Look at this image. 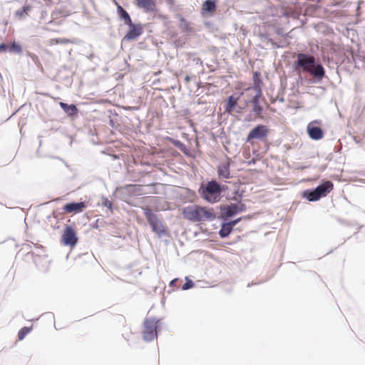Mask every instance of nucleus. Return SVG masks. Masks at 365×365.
I'll return each mask as SVG.
<instances>
[{"label":"nucleus","mask_w":365,"mask_h":365,"mask_svg":"<svg viewBox=\"0 0 365 365\" xmlns=\"http://www.w3.org/2000/svg\"><path fill=\"white\" fill-rule=\"evenodd\" d=\"M185 218L192 222L212 221L215 219L216 215L212 208L191 205L183 210Z\"/></svg>","instance_id":"1"},{"label":"nucleus","mask_w":365,"mask_h":365,"mask_svg":"<svg viewBox=\"0 0 365 365\" xmlns=\"http://www.w3.org/2000/svg\"><path fill=\"white\" fill-rule=\"evenodd\" d=\"M296 66L302 68L304 71L308 72L319 79H322L325 74L323 66L320 64L315 65L314 56L307 54L299 53L297 55Z\"/></svg>","instance_id":"2"},{"label":"nucleus","mask_w":365,"mask_h":365,"mask_svg":"<svg viewBox=\"0 0 365 365\" xmlns=\"http://www.w3.org/2000/svg\"><path fill=\"white\" fill-rule=\"evenodd\" d=\"M201 195L206 201L215 203L220 200L221 188L216 181L208 182L205 187L201 188Z\"/></svg>","instance_id":"3"},{"label":"nucleus","mask_w":365,"mask_h":365,"mask_svg":"<svg viewBox=\"0 0 365 365\" xmlns=\"http://www.w3.org/2000/svg\"><path fill=\"white\" fill-rule=\"evenodd\" d=\"M334 188V184L329 181H325L317 186L314 190L306 191L304 196L309 201H317L321 197L327 196Z\"/></svg>","instance_id":"4"},{"label":"nucleus","mask_w":365,"mask_h":365,"mask_svg":"<svg viewBox=\"0 0 365 365\" xmlns=\"http://www.w3.org/2000/svg\"><path fill=\"white\" fill-rule=\"evenodd\" d=\"M159 322V320L154 318H147L145 319L142 331L143 338L145 341H150L157 338L160 327Z\"/></svg>","instance_id":"5"},{"label":"nucleus","mask_w":365,"mask_h":365,"mask_svg":"<svg viewBox=\"0 0 365 365\" xmlns=\"http://www.w3.org/2000/svg\"><path fill=\"white\" fill-rule=\"evenodd\" d=\"M144 215L153 232H155L159 236L166 233V230L163 223L150 208L144 209Z\"/></svg>","instance_id":"6"},{"label":"nucleus","mask_w":365,"mask_h":365,"mask_svg":"<svg viewBox=\"0 0 365 365\" xmlns=\"http://www.w3.org/2000/svg\"><path fill=\"white\" fill-rule=\"evenodd\" d=\"M269 133V129L267 125H257L250 131L247 136L246 142L252 144V140L255 139L264 141L267 139Z\"/></svg>","instance_id":"7"},{"label":"nucleus","mask_w":365,"mask_h":365,"mask_svg":"<svg viewBox=\"0 0 365 365\" xmlns=\"http://www.w3.org/2000/svg\"><path fill=\"white\" fill-rule=\"evenodd\" d=\"M61 240L65 245L74 247L76 245L78 242V237L73 227L71 226H67L65 228L62 235Z\"/></svg>","instance_id":"8"},{"label":"nucleus","mask_w":365,"mask_h":365,"mask_svg":"<svg viewBox=\"0 0 365 365\" xmlns=\"http://www.w3.org/2000/svg\"><path fill=\"white\" fill-rule=\"evenodd\" d=\"M129 26V30L123 37V41H132L139 37L143 32V26L140 24H127Z\"/></svg>","instance_id":"9"},{"label":"nucleus","mask_w":365,"mask_h":365,"mask_svg":"<svg viewBox=\"0 0 365 365\" xmlns=\"http://www.w3.org/2000/svg\"><path fill=\"white\" fill-rule=\"evenodd\" d=\"M320 121L313 120L309 123L307 125V133L309 136L315 140H320L324 136V132L322 129L318 126H315V124H319Z\"/></svg>","instance_id":"10"},{"label":"nucleus","mask_w":365,"mask_h":365,"mask_svg":"<svg viewBox=\"0 0 365 365\" xmlns=\"http://www.w3.org/2000/svg\"><path fill=\"white\" fill-rule=\"evenodd\" d=\"M86 205L85 202H71L66 204L63 210L68 213H78L81 212L83 211V210L86 208Z\"/></svg>","instance_id":"11"},{"label":"nucleus","mask_w":365,"mask_h":365,"mask_svg":"<svg viewBox=\"0 0 365 365\" xmlns=\"http://www.w3.org/2000/svg\"><path fill=\"white\" fill-rule=\"evenodd\" d=\"M136 6L146 12L155 11L156 4L154 0H135Z\"/></svg>","instance_id":"12"},{"label":"nucleus","mask_w":365,"mask_h":365,"mask_svg":"<svg viewBox=\"0 0 365 365\" xmlns=\"http://www.w3.org/2000/svg\"><path fill=\"white\" fill-rule=\"evenodd\" d=\"M230 160H227L225 163H221L217 168V174L220 178L222 179H228L230 177Z\"/></svg>","instance_id":"13"},{"label":"nucleus","mask_w":365,"mask_h":365,"mask_svg":"<svg viewBox=\"0 0 365 365\" xmlns=\"http://www.w3.org/2000/svg\"><path fill=\"white\" fill-rule=\"evenodd\" d=\"M224 214L227 217H232L235 214L242 212L245 210V206L243 205H231L225 207L224 208Z\"/></svg>","instance_id":"14"},{"label":"nucleus","mask_w":365,"mask_h":365,"mask_svg":"<svg viewBox=\"0 0 365 365\" xmlns=\"http://www.w3.org/2000/svg\"><path fill=\"white\" fill-rule=\"evenodd\" d=\"M61 108L68 115V116L72 117L77 115L78 110L74 104L68 105L63 102L59 103Z\"/></svg>","instance_id":"15"},{"label":"nucleus","mask_w":365,"mask_h":365,"mask_svg":"<svg viewBox=\"0 0 365 365\" xmlns=\"http://www.w3.org/2000/svg\"><path fill=\"white\" fill-rule=\"evenodd\" d=\"M238 100L239 98H235L234 96H230L226 103L225 110L229 113H232L234 111L235 107L237 104Z\"/></svg>","instance_id":"16"},{"label":"nucleus","mask_w":365,"mask_h":365,"mask_svg":"<svg viewBox=\"0 0 365 365\" xmlns=\"http://www.w3.org/2000/svg\"><path fill=\"white\" fill-rule=\"evenodd\" d=\"M202 10L205 12H214L216 10V4L214 1L207 0L202 6Z\"/></svg>","instance_id":"17"},{"label":"nucleus","mask_w":365,"mask_h":365,"mask_svg":"<svg viewBox=\"0 0 365 365\" xmlns=\"http://www.w3.org/2000/svg\"><path fill=\"white\" fill-rule=\"evenodd\" d=\"M233 227L229 223H224L219 232L220 236L222 238L227 237L232 232Z\"/></svg>","instance_id":"18"},{"label":"nucleus","mask_w":365,"mask_h":365,"mask_svg":"<svg viewBox=\"0 0 365 365\" xmlns=\"http://www.w3.org/2000/svg\"><path fill=\"white\" fill-rule=\"evenodd\" d=\"M255 91L256 93L252 98L253 105L254 106L259 105V98L261 96V94H262L261 89L259 88V87L258 86H255L252 88H248L247 89V91Z\"/></svg>","instance_id":"19"},{"label":"nucleus","mask_w":365,"mask_h":365,"mask_svg":"<svg viewBox=\"0 0 365 365\" xmlns=\"http://www.w3.org/2000/svg\"><path fill=\"white\" fill-rule=\"evenodd\" d=\"M72 41L66 38H51L49 41V45L53 46L56 44H68L71 43Z\"/></svg>","instance_id":"20"},{"label":"nucleus","mask_w":365,"mask_h":365,"mask_svg":"<svg viewBox=\"0 0 365 365\" xmlns=\"http://www.w3.org/2000/svg\"><path fill=\"white\" fill-rule=\"evenodd\" d=\"M32 327H24L21 328L18 332V339L19 341L23 340L25 336L31 331Z\"/></svg>","instance_id":"21"},{"label":"nucleus","mask_w":365,"mask_h":365,"mask_svg":"<svg viewBox=\"0 0 365 365\" xmlns=\"http://www.w3.org/2000/svg\"><path fill=\"white\" fill-rule=\"evenodd\" d=\"M9 51L19 53L22 51V48L20 45L16 42H13L10 46H9Z\"/></svg>","instance_id":"22"},{"label":"nucleus","mask_w":365,"mask_h":365,"mask_svg":"<svg viewBox=\"0 0 365 365\" xmlns=\"http://www.w3.org/2000/svg\"><path fill=\"white\" fill-rule=\"evenodd\" d=\"M31 10L30 6H24L21 9L16 11V15L19 17H23L27 14L28 11Z\"/></svg>","instance_id":"23"},{"label":"nucleus","mask_w":365,"mask_h":365,"mask_svg":"<svg viewBox=\"0 0 365 365\" xmlns=\"http://www.w3.org/2000/svg\"><path fill=\"white\" fill-rule=\"evenodd\" d=\"M121 18L124 20L125 24H131L132 20L128 14V12L125 10L123 12L120 14Z\"/></svg>","instance_id":"24"},{"label":"nucleus","mask_w":365,"mask_h":365,"mask_svg":"<svg viewBox=\"0 0 365 365\" xmlns=\"http://www.w3.org/2000/svg\"><path fill=\"white\" fill-rule=\"evenodd\" d=\"M253 111L256 113V115L258 116V117H261V113L262 111V107L259 104V105H255L253 106Z\"/></svg>","instance_id":"25"},{"label":"nucleus","mask_w":365,"mask_h":365,"mask_svg":"<svg viewBox=\"0 0 365 365\" xmlns=\"http://www.w3.org/2000/svg\"><path fill=\"white\" fill-rule=\"evenodd\" d=\"M193 286H194L193 282L190 279H187L186 282L183 284L182 289L183 290H187L188 289L193 287Z\"/></svg>","instance_id":"26"},{"label":"nucleus","mask_w":365,"mask_h":365,"mask_svg":"<svg viewBox=\"0 0 365 365\" xmlns=\"http://www.w3.org/2000/svg\"><path fill=\"white\" fill-rule=\"evenodd\" d=\"M6 51H9V45L5 43L0 44V53L6 52Z\"/></svg>","instance_id":"27"},{"label":"nucleus","mask_w":365,"mask_h":365,"mask_svg":"<svg viewBox=\"0 0 365 365\" xmlns=\"http://www.w3.org/2000/svg\"><path fill=\"white\" fill-rule=\"evenodd\" d=\"M241 218H238L235 220H233V221H231V222H229V223L232 226L234 227L235 225H237L240 221Z\"/></svg>","instance_id":"28"},{"label":"nucleus","mask_w":365,"mask_h":365,"mask_svg":"<svg viewBox=\"0 0 365 365\" xmlns=\"http://www.w3.org/2000/svg\"><path fill=\"white\" fill-rule=\"evenodd\" d=\"M178 282V279H173L170 282V287H175L176 286V283Z\"/></svg>","instance_id":"29"},{"label":"nucleus","mask_w":365,"mask_h":365,"mask_svg":"<svg viewBox=\"0 0 365 365\" xmlns=\"http://www.w3.org/2000/svg\"><path fill=\"white\" fill-rule=\"evenodd\" d=\"M118 10L120 14H121L123 12V11H125V9H123L122 6H118Z\"/></svg>","instance_id":"30"},{"label":"nucleus","mask_w":365,"mask_h":365,"mask_svg":"<svg viewBox=\"0 0 365 365\" xmlns=\"http://www.w3.org/2000/svg\"><path fill=\"white\" fill-rule=\"evenodd\" d=\"M118 10L120 14H121L123 12V11H125V9H123L122 6H118Z\"/></svg>","instance_id":"31"},{"label":"nucleus","mask_w":365,"mask_h":365,"mask_svg":"<svg viewBox=\"0 0 365 365\" xmlns=\"http://www.w3.org/2000/svg\"><path fill=\"white\" fill-rule=\"evenodd\" d=\"M168 4H170V5H174L175 4V1L174 0H165Z\"/></svg>","instance_id":"32"},{"label":"nucleus","mask_w":365,"mask_h":365,"mask_svg":"<svg viewBox=\"0 0 365 365\" xmlns=\"http://www.w3.org/2000/svg\"><path fill=\"white\" fill-rule=\"evenodd\" d=\"M106 205L108 207H111L112 206V203L111 202H108V204H106Z\"/></svg>","instance_id":"33"},{"label":"nucleus","mask_w":365,"mask_h":365,"mask_svg":"<svg viewBox=\"0 0 365 365\" xmlns=\"http://www.w3.org/2000/svg\"><path fill=\"white\" fill-rule=\"evenodd\" d=\"M185 81H186L187 82H188V81H190V77H189V76H186V77H185Z\"/></svg>","instance_id":"34"}]
</instances>
